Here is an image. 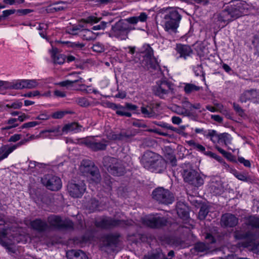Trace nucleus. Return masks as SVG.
Segmentation results:
<instances>
[{
  "label": "nucleus",
  "mask_w": 259,
  "mask_h": 259,
  "mask_svg": "<svg viewBox=\"0 0 259 259\" xmlns=\"http://www.w3.org/2000/svg\"><path fill=\"white\" fill-rule=\"evenodd\" d=\"M218 19L220 21L229 23L232 21L233 17L229 8L223 10L219 15Z\"/></svg>",
  "instance_id": "7c9ffc66"
},
{
  "label": "nucleus",
  "mask_w": 259,
  "mask_h": 259,
  "mask_svg": "<svg viewBox=\"0 0 259 259\" xmlns=\"http://www.w3.org/2000/svg\"><path fill=\"white\" fill-rule=\"evenodd\" d=\"M131 29L128 25L122 21L116 22L112 27V35L121 40H125Z\"/></svg>",
  "instance_id": "9d476101"
},
{
  "label": "nucleus",
  "mask_w": 259,
  "mask_h": 259,
  "mask_svg": "<svg viewBox=\"0 0 259 259\" xmlns=\"http://www.w3.org/2000/svg\"><path fill=\"white\" fill-rule=\"evenodd\" d=\"M126 21L130 24H136L138 22H144L146 21V13H142L140 15L137 17H132L126 19Z\"/></svg>",
  "instance_id": "473e14b6"
},
{
  "label": "nucleus",
  "mask_w": 259,
  "mask_h": 259,
  "mask_svg": "<svg viewBox=\"0 0 259 259\" xmlns=\"http://www.w3.org/2000/svg\"><path fill=\"white\" fill-rule=\"evenodd\" d=\"M76 102L79 105L82 107H88L90 105L88 100L83 97L77 99Z\"/></svg>",
  "instance_id": "09e8293b"
},
{
  "label": "nucleus",
  "mask_w": 259,
  "mask_h": 259,
  "mask_svg": "<svg viewBox=\"0 0 259 259\" xmlns=\"http://www.w3.org/2000/svg\"><path fill=\"white\" fill-rule=\"evenodd\" d=\"M106 22L102 21L100 24L94 26L93 29L95 30L104 29L106 27Z\"/></svg>",
  "instance_id": "e2e57ef3"
},
{
  "label": "nucleus",
  "mask_w": 259,
  "mask_h": 259,
  "mask_svg": "<svg viewBox=\"0 0 259 259\" xmlns=\"http://www.w3.org/2000/svg\"><path fill=\"white\" fill-rule=\"evenodd\" d=\"M194 144V149L197 150L198 151L201 152L202 153H204L205 152V148L203 146L199 144V143Z\"/></svg>",
  "instance_id": "69168bd1"
},
{
  "label": "nucleus",
  "mask_w": 259,
  "mask_h": 259,
  "mask_svg": "<svg viewBox=\"0 0 259 259\" xmlns=\"http://www.w3.org/2000/svg\"><path fill=\"white\" fill-rule=\"evenodd\" d=\"M100 20V18H98L94 16H90L86 18L82 19L81 21L86 23H96L98 22Z\"/></svg>",
  "instance_id": "37998d69"
},
{
  "label": "nucleus",
  "mask_w": 259,
  "mask_h": 259,
  "mask_svg": "<svg viewBox=\"0 0 259 259\" xmlns=\"http://www.w3.org/2000/svg\"><path fill=\"white\" fill-rule=\"evenodd\" d=\"M66 256L68 259H88L85 253L81 250H68L66 252Z\"/></svg>",
  "instance_id": "5701e85b"
},
{
  "label": "nucleus",
  "mask_w": 259,
  "mask_h": 259,
  "mask_svg": "<svg viewBox=\"0 0 259 259\" xmlns=\"http://www.w3.org/2000/svg\"><path fill=\"white\" fill-rule=\"evenodd\" d=\"M91 209H94L97 208L99 205V202L95 199H92L91 200Z\"/></svg>",
  "instance_id": "774afa93"
},
{
  "label": "nucleus",
  "mask_w": 259,
  "mask_h": 259,
  "mask_svg": "<svg viewBox=\"0 0 259 259\" xmlns=\"http://www.w3.org/2000/svg\"><path fill=\"white\" fill-rule=\"evenodd\" d=\"M7 233L3 232L2 233L3 238L0 239V244L5 247L9 252L15 253L16 252V247L14 246L15 241L8 239L6 236Z\"/></svg>",
  "instance_id": "aec40b11"
},
{
  "label": "nucleus",
  "mask_w": 259,
  "mask_h": 259,
  "mask_svg": "<svg viewBox=\"0 0 259 259\" xmlns=\"http://www.w3.org/2000/svg\"><path fill=\"white\" fill-rule=\"evenodd\" d=\"M82 143L94 151L104 150L107 146V141L106 140L97 141L94 138L86 139L84 140Z\"/></svg>",
  "instance_id": "2eb2a0df"
},
{
  "label": "nucleus",
  "mask_w": 259,
  "mask_h": 259,
  "mask_svg": "<svg viewBox=\"0 0 259 259\" xmlns=\"http://www.w3.org/2000/svg\"><path fill=\"white\" fill-rule=\"evenodd\" d=\"M167 220L157 214H149L147 217V226L152 228H159L167 225Z\"/></svg>",
  "instance_id": "dca6fc26"
},
{
  "label": "nucleus",
  "mask_w": 259,
  "mask_h": 259,
  "mask_svg": "<svg viewBox=\"0 0 259 259\" xmlns=\"http://www.w3.org/2000/svg\"><path fill=\"white\" fill-rule=\"evenodd\" d=\"M30 226L38 232H43L47 230L49 227L47 223L40 219H36L30 222Z\"/></svg>",
  "instance_id": "6ab92c4d"
},
{
  "label": "nucleus",
  "mask_w": 259,
  "mask_h": 259,
  "mask_svg": "<svg viewBox=\"0 0 259 259\" xmlns=\"http://www.w3.org/2000/svg\"><path fill=\"white\" fill-rule=\"evenodd\" d=\"M152 198L158 203L168 205L171 204L175 200L172 193L163 187H158L152 192Z\"/></svg>",
  "instance_id": "423d86ee"
},
{
  "label": "nucleus",
  "mask_w": 259,
  "mask_h": 259,
  "mask_svg": "<svg viewBox=\"0 0 259 259\" xmlns=\"http://www.w3.org/2000/svg\"><path fill=\"white\" fill-rule=\"evenodd\" d=\"M95 166L94 162L92 161L89 160H83L80 166V171L84 175H88L90 170H92V168Z\"/></svg>",
  "instance_id": "a878e982"
},
{
  "label": "nucleus",
  "mask_w": 259,
  "mask_h": 259,
  "mask_svg": "<svg viewBox=\"0 0 259 259\" xmlns=\"http://www.w3.org/2000/svg\"><path fill=\"white\" fill-rule=\"evenodd\" d=\"M83 79L81 77H78L77 79H74L73 80H65L63 81H61L58 83L61 87H67L69 85H71L72 84L76 82H82Z\"/></svg>",
  "instance_id": "ea45409f"
},
{
  "label": "nucleus",
  "mask_w": 259,
  "mask_h": 259,
  "mask_svg": "<svg viewBox=\"0 0 259 259\" xmlns=\"http://www.w3.org/2000/svg\"><path fill=\"white\" fill-rule=\"evenodd\" d=\"M182 175L185 182L195 187H200L204 183L203 179L192 169H184Z\"/></svg>",
  "instance_id": "6e6552de"
},
{
  "label": "nucleus",
  "mask_w": 259,
  "mask_h": 259,
  "mask_svg": "<svg viewBox=\"0 0 259 259\" xmlns=\"http://www.w3.org/2000/svg\"><path fill=\"white\" fill-rule=\"evenodd\" d=\"M80 32L81 36H82V38L84 40H92L95 39L96 38V34L89 29H82L80 31Z\"/></svg>",
  "instance_id": "2f4dec72"
},
{
  "label": "nucleus",
  "mask_w": 259,
  "mask_h": 259,
  "mask_svg": "<svg viewBox=\"0 0 259 259\" xmlns=\"http://www.w3.org/2000/svg\"><path fill=\"white\" fill-rule=\"evenodd\" d=\"M41 182L48 189L57 191L62 187L61 179L55 176L47 175L41 179Z\"/></svg>",
  "instance_id": "4468645a"
},
{
  "label": "nucleus",
  "mask_w": 259,
  "mask_h": 259,
  "mask_svg": "<svg viewBox=\"0 0 259 259\" xmlns=\"http://www.w3.org/2000/svg\"><path fill=\"white\" fill-rule=\"evenodd\" d=\"M161 127H163L164 128H165L166 129H169V130H170L172 131H175L176 132H177V133H179V130L176 128V127H174L171 125H170L168 123H163L161 125Z\"/></svg>",
  "instance_id": "680f3d73"
},
{
  "label": "nucleus",
  "mask_w": 259,
  "mask_h": 259,
  "mask_svg": "<svg viewBox=\"0 0 259 259\" xmlns=\"http://www.w3.org/2000/svg\"><path fill=\"white\" fill-rule=\"evenodd\" d=\"M53 56L54 62L55 64L61 65L64 63L65 60V55L59 53H55Z\"/></svg>",
  "instance_id": "4c0bfd02"
},
{
  "label": "nucleus",
  "mask_w": 259,
  "mask_h": 259,
  "mask_svg": "<svg viewBox=\"0 0 259 259\" xmlns=\"http://www.w3.org/2000/svg\"><path fill=\"white\" fill-rule=\"evenodd\" d=\"M69 194L72 197H81L86 190V186L83 180L72 181L67 185Z\"/></svg>",
  "instance_id": "1a4fd4ad"
},
{
  "label": "nucleus",
  "mask_w": 259,
  "mask_h": 259,
  "mask_svg": "<svg viewBox=\"0 0 259 259\" xmlns=\"http://www.w3.org/2000/svg\"><path fill=\"white\" fill-rule=\"evenodd\" d=\"M68 112L66 111H57L53 113L52 117L55 119H60L62 118L64 115Z\"/></svg>",
  "instance_id": "13d9d810"
},
{
  "label": "nucleus",
  "mask_w": 259,
  "mask_h": 259,
  "mask_svg": "<svg viewBox=\"0 0 259 259\" xmlns=\"http://www.w3.org/2000/svg\"><path fill=\"white\" fill-rule=\"evenodd\" d=\"M40 124V122H38V121L28 122L24 123L21 126V128L23 129V128H25L32 127H34V126H35L36 125H39Z\"/></svg>",
  "instance_id": "6e6d98bb"
},
{
  "label": "nucleus",
  "mask_w": 259,
  "mask_h": 259,
  "mask_svg": "<svg viewBox=\"0 0 259 259\" xmlns=\"http://www.w3.org/2000/svg\"><path fill=\"white\" fill-rule=\"evenodd\" d=\"M125 106H120L117 110H116V113L120 116H125L126 117H131L132 114L128 112L125 111Z\"/></svg>",
  "instance_id": "79ce46f5"
},
{
  "label": "nucleus",
  "mask_w": 259,
  "mask_h": 259,
  "mask_svg": "<svg viewBox=\"0 0 259 259\" xmlns=\"http://www.w3.org/2000/svg\"><path fill=\"white\" fill-rule=\"evenodd\" d=\"M238 222V218L231 213H226L221 218L222 225L225 227H233L237 225Z\"/></svg>",
  "instance_id": "a211bd4d"
},
{
  "label": "nucleus",
  "mask_w": 259,
  "mask_h": 259,
  "mask_svg": "<svg viewBox=\"0 0 259 259\" xmlns=\"http://www.w3.org/2000/svg\"><path fill=\"white\" fill-rule=\"evenodd\" d=\"M240 101L242 103L247 101L257 103L259 101V91L252 89L244 91L240 95Z\"/></svg>",
  "instance_id": "f3484780"
},
{
  "label": "nucleus",
  "mask_w": 259,
  "mask_h": 259,
  "mask_svg": "<svg viewBox=\"0 0 259 259\" xmlns=\"http://www.w3.org/2000/svg\"><path fill=\"white\" fill-rule=\"evenodd\" d=\"M21 135L20 134H15L12 136L9 139V142H16L21 139Z\"/></svg>",
  "instance_id": "0e129e2a"
},
{
  "label": "nucleus",
  "mask_w": 259,
  "mask_h": 259,
  "mask_svg": "<svg viewBox=\"0 0 259 259\" xmlns=\"http://www.w3.org/2000/svg\"><path fill=\"white\" fill-rule=\"evenodd\" d=\"M50 116L46 113H41L35 119L38 120H46L49 118Z\"/></svg>",
  "instance_id": "338daca9"
},
{
  "label": "nucleus",
  "mask_w": 259,
  "mask_h": 259,
  "mask_svg": "<svg viewBox=\"0 0 259 259\" xmlns=\"http://www.w3.org/2000/svg\"><path fill=\"white\" fill-rule=\"evenodd\" d=\"M118 235L112 234L105 235L103 237V245L106 247L115 246L118 243Z\"/></svg>",
  "instance_id": "4be33fe9"
},
{
  "label": "nucleus",
  "mask_w": 259,
  "mask_h": 259,
  "mask_svg": "<svg viewBox=\"0 0 259 259\" xmlns=\"http://www.w3.org/2000/svg\"><path fill=\"white\" fill-rule=\"evenodd\" d=\"M209 189L211 193L214 195L221 194L223 191L222 184L220 181L212 180L209 184Z\"/></svg>",
  "instance_id": "b1692460"
},
{
  "label": "nucleus",
  "mask_w": 259,
  "mask_h": 259,
  "mask_svg": "<svg viewBox=\"0 0 259 259\" xmlns=\"http://www.w3.org/2000/svg\"><path fill=\"white\" fill-rule=\"evenodd\" d=\"M207 248L206 245L202 242H199L195 244V249L198 252H204Z\"/></svg>",
  "instance_id": "de8ad7c7"
},
{
  "label": "nucleus",
  "mask_w": 259,
  "mask_h": 259,
  "mask_svg": "<svg viewBox=\"0 0 259 259\" xmlns=\"http://www.w3.org/2000/svg\"><path fill=\"white\" fill-rule=\"evenodd\" d=\"M182 17L178 11L171 9L164 14L161 23L165 31L176 33Z\"/></svg>",
  "instance_id": "f257e3e1"
},
{
  "label": "nucleus",
  "mask_w": 259,
  "mask_h": 259,
  "mask_svg": "<svg viewBox=\"0 0 259 259\" xmlns=\"http://www.w3.org/2000/svg\"><path fill=\"white\" fill-rule=\"evenodd\" d=\"M104 187L106 188L109 190L111 189L112 187V182L111 181V178L110 176L106 177L104 180Z\"/></svg>",
  "instance_id": "864d4df0"
},
{
  "label": "nucleus",
  "mask_w": 259,
  "mask_h": 259,
  "mask_svg": "<svg viewBox=\"0 0 259 259\" xmlns=\"http://www.w3.org/2000/svg\"><path fill=\"white\" fill-rule=\"evenodd\" d=\"M233 107L236 112L240 116H242L244 114L243 110L241 107L237 104L234 103Z\"/></svg>",
  "instance_id": "052dcab7"
},
{
  "label": "nucleus",
  "mask_w": 259,
  "mask_h": 259,
  "mask_svg": "<svg viewBox=\"0 0 259 259\" xmlns=\"http://www.w3.org/2000/svg\"><path fill=\"white\" fill-rule=\"evenodd\" d=\"M234 175L235 176V177L239 180L244 182H246L248 180V177L244 174L236 171L235 172H234Z\"/></svg>",
  "instance_id": "3c124183"
},
{
  "label": "nucleus",
  "mask_w": 259,
  "mask_h": 259,
  "mask_svg": "<svg viewBox=\"0 0 259 259\" xmlns=\"http://www.w3.org/2000/svg\"><path fill=\"white\" fill-rule=\"evenodd\" d=\"M66 8V3L59 2L58 3L54 4L52 6V8L50 9L51 11H54L55 12H58L62 11Z\"/></svg>",
  "instance_id": "58836bf2"
},
{
  "label": "nucleus",
  "mask_w": 259,
  "mask_h": 259,
  "mask_svg": "<svg viewBox=\"0 0 259 259\" xmlns=\"http://www.w3.org/2000/svg\"><path fill=\"white\" fill-rule=\"evenodd\" d=\"M184 91L186 94H190L194 92L198 91L201 88L193 83H184Z\"/></svg>",
  "instance_id": "72a5a7b5"
},
{
  "label": "nucleus",
  "mask_w": 259,
  "mask_h": 259,
  "mask_svg": "<svg viewBox=\"0 0 259 259\" xmlns=\"http://www.w3.org/2000/svg\"><path fill=\"white\" fill-rule=\"evenodd\" d=\"M220 139L219 144H224L226 146L231 144L232 138L230 135L228 133H224L220 134Z\"/></svg>",
  "instance_id": "c9c22d12"
},
{
  "label": "nucleus",
  "mask_w": 259,
  "mask_h": 259,
  "mask_svg": "<svg viewBox=\"0 0 259 259\" xmlns=\"http://www.w3.org/2000/svg\"><path fill=\"white\" fill-rule=\"evenodd\" d=\"M27 89H33L36 88L38 83L36 80L35 79H27Z\"/></svg>",
  "instance_id": "5fc2aeb1"
},
{
  "label": "nucleus",
  "mask_w": 259,
  "mask_h": 259,
  "mask_svg": "<svg viewBox=\"0 0 259 259\" xmlns=\"http://www.w3.org/2000/svg\"><path fill=\"white\" fill-rule=\"evenodd\" d=\"M103 164L109 172L115 176H120L125 173V167L118 159L106 156L103 158Z\"/></svg>",
  "instance_id": "20e7f679"
},
{
  "label": "nucleus",
  "mask_w": 259,
  "mask_h": 259,
  "mask_svg": "<svg viewBox=\"0 0 259 259\" xmlns=\"http://www.w3.org/2000/svg\"><path fill=\"white\" fill-rule=\"evenodd\" d=\"M81 126L79 125L77 122H72L65 124L62 128V132L68 133L70 132H74L78 133L81 131Z\"/></svg>",
  "instance_id": "c756f323"
},
{
  "label": "nucleus",
  "mask_w": 259,
  "mask_h": 259,
  "mask_svg": "<svg viewBox=\"0 0 259 259\" xmlns=\"http://www.w3.org/2000/svg\"><path fill=\"white\" fill-rule=\"evenodd\" d=\"M48 222L52 227L57 229H73V223L69 220H62L58 215H52L48 217Z\"/></svg>",
  "instance_id": "ddd939ff"
},
{
  "label": "nucleus",
  "mask_w": 259,
  "mask_h": 259,
  "mask_svg": "<svg viewBox=\"0 0 259 259\" xmlns=\"http://www.w3.org/2000/svg\"><path fill=\"white\" fill-rule=\"evenodd\" d=\"M175 112L180 115H188V112L186 110H185L184 108L183 107H181L179 106H176L175 107Z\"/></svg>",
  "instance_id": "8fccbe9b"
},
{
  "label": "nucleus",
  "mask_w": 259,
  "mask_h": 259,
  "mask_svg": "<svg viewBox=\"0 0 259 259\" xmlns=\"http://www.w3.org/2000/svg\"><path fill=\"white\" fill-rule=\"evenodd\" d=\"M147 69L152 76L155 78H160L163 76L157 59L153 56V50L147 45Z\"/></svg>",
  "instance_id": "39448f33"
},
{
  "label": "nucleus",
  "mask_w": 259,
  "mask_h": 259,
  "mask_svg": "<svg viewBox=\"0 0 259 259\" xmlns=\"http://www.w3.org/2000/svg\"><path fill=\"white\" fill-rule=\"evenodd\" d=\"M182 104L185 110L187 111L188 115L190 114L191 112L193 111V109H199L201 108V104L200 103H196L193 104L187 98H185L182 100Z\"/></svg>",
  "instance_id": "393cba45"
},
{
  "label": "nucleus",
  "mask_w": 259,
  "mask_h": 259,
  "mask_svg": "<svg viewBox=\"0 0 259 259\" xmlns=\"http://www.w3.org/2000/svg\"><path fill=\"white\" fill-rule=\"evenodd\" d=\"M234 236L236 239L244 240L242 244L245 247L251 246L253 248H257V246H259V244L255 241V236L249 232L244 233L241 231H236Z\"/></svg>",
  "instance_id": "f8f14e48"
},
{
  "label": "nucleus",
  "mask_w": 259,
  "mask_h": 259,
  "mask_svg": "<svg viewBox=\"0 0 259 259\" xmlns=\"http://www.w3.org/2000/svg\"><path fill=\"white\" fill-rule=\"evenodd\" d=\"M208 212V210L206 207H201L198 213L199 219L200 220H204L206 216L207 215Z\"/></svg>",
  "instance_id": "c03bdc74"
},
{
  "label": "nucleus",
  "mask_w": 259,
  "mask_h": 259,
  "mask_svg": "<svg viewBox=\"0 0 259 259\" xmlns=\"http://www.w3.org/2000/svg\"><path fill=\"white\" fill-rule=\"evenodd\" d=\"M203 135L206 138H209L214 144L220 143V134H218L215 130H208L207 132L204 133Z\"/></svg>",
  "instance_id": "c85d7f7f"
},
{
  "label": "nucleus",
  "mask_w": 259,
  "mask_h": 259,
  "mask_svg": "<svg viewBox=\"0 0 259 259\" xmlns=\"http://www.w3.org/2000/svg\"><path fill=\"white\" fill-rule=\"evenodd\" d=\"M147 168L151 172L161 173L166 168V162L159 155L147 151Z\"/></svg>",
  "instance_id": "f03ea898"
},
{
  "label": "nucleus",
  "mask_w": 259,
  "mask_h": 259,
  "mask_svg": "<svg viewBox=\"0 0 259 259\" xmlns=\"http://www.w3.org/2000/svg\"><path fill=\"white\" fill-rule=\"evenodd\" d=\"M174 87L172 82L164 78L157 81L152 90L155 96L164 99L170 94L174 93Z\"/></svg>",
  "instance_id": "7ed1b4c3"
},
{
  "label": "nucleus",
  "mask_w": 259,
  "mask_h": 259,
  "mask_svg": "<svg viewBox=\"0 0 259 259\" xmlns=\"http://www.w3.org/2000/svg\"><path fill=\"white\" fill-rule=\"evenodd\" d=\"M177 213L178 215L183 220H186L189 216V213L187 211L180 208L177 209Z\"/></svg>",
  "instance_id": "a18cd8bd"
},
{
  "label": "nucleus",
  "mask_w": 259,
  "mask_h": 259,
  "mask_svg": "<svg viewBox=\"0 0 259 259\" xmlns=\"http://www.w3.org/2000/svg\"><path fill=\"white\" fill-rule=\"evenodd\" d=\"M175 49L177 52L180 54V57L185 59L193 53L192 49L188 45L177 44Z\"/></svg>",
  "instance_id": "412c9836"
},
{
  "label": "nucleus",
  "mask_w": 259,
  "mask_h": 259,
  "mask_svg": "<svg viewBox=\"0 0 259 259\" xmlns=\"http://www.w3.org/2000/svg\"><path fill=\"white\" fill-rule=\"evenodd\" d=\"M233 19H236L248 13L249 5L245 2H237L228 8Z\"/></svg>",
  "instance_id": "9b49d317"
},
{
  "label": "nucleus",
  "mask_w": 259,
  "mask_h": 259,
  "mask_svg": "<svg viewBox=\"0 0 259 259\" xmlns=\"http://www.w3.org/2000/svg\"><path fill=\"white\" fill-rule=\"evenodd\" d=\"M132 222L122 220H115L109 218H103L97 221L95 225L97 227L104 229H111L116 227H124L131 225Z\"/></svg>",
  "instance_id": "0eeeda50"
},
{
  "label": "nucleus",
  "mask_w": 259,
  "mask_h": 259,
  "mask_svg": "<svg viewBox=\"0 0 259 259\" xmlns=\"http://www.w3.org/2000/svg\"><path fill=\"white\" fill-rule=\"evenodd\" d=\"M238 161L240 163L243 164L245 166L247 167H250L251 166V163L248 160H246L244 159L242 157H239L238 158Z\"/></svg>",
  "instance_id": "bf43d9fd"
},
{
  "label": "nucleus",
  "mask_w": 259,
  "mask_h": 259,
  "mask_svg": "<svg viewBox=\"0 0 259 259\" xmlns=\"http://www.w3.org/2000/svg\"><path fill=\"white\" fill-rule=\"evenodd\" d=\"M65 43L68 44L69 46L75 49H81L84 47L83 44L79 42H66Z\"/></svg>",
  "instance_id": "49530a36"
},
{
  "label": "nucleus",
  "mask_w": 259,
  "mask_h": 259,
  "mask_svg": "<svg viewBox=\"0 0 259 259\" xmlns=\"http://www.w3.org/2000/svg\"><path fill=\"white\" fill-rule=\"evenodd\" d=\"M92 49L94 51L99 53L102 52L104 50V46L99 42L96 43L94 45Z\"/></svg>",
  "instance_id": "603ef678"
},
{
  "label": "nucleus",
  "mask_w": 259,
  "mask_h": 259,
  "mask_svg": "<svg viewBox=\"0 0 259 259\" xmlns=\"http://www.w3.org/2000/svg\"><path fill=\"white\" fill-rule=\"evenodd\" d=\"M16 149V146L3 145L0 147V161L8 157V155Z\"/></svg>",
  "instance_id": "cd10ccee"
},
{
  "label": "nucleus",
  "mask_w": 259,
  "mask_h": 259,
  "mask_svg": "<svg viewBox=\"0 0 259 259\" xmlns=\"http://www.w3.org/2000/svg\"><path fill=\"white\" fill-rule=\"evenodd\" d=\"M22 80H18L16 82L13 83L9 82V89L14 90H21L23 89V85Z\"/></svg>",
  "instance_id": "a19ab883"
},
{
  "label": "nucleus",
  "mask_w": 259,
  "mask_h": 259,
  "mask_svg": "<svg viewBox=\"0 0 259 259\" xmlns=\"http://www.w3.org/2000/svg\"><path fill=\"white\" fill-rule=\"evenodd\" d=\"M46 133H52L54 136L62 135V133L60 131V126L59 125L53 126L48 130L41 131L40 132V134H42Z\"/></svg>",
  "instance_id": "e433bc0d"
},
{
  "label": "nucleus",
  "mask_w": 259,
  "mask_h": 259,
  "mask_svg": "<svg viewBox=\"0 0 259 259\" xmlns=\"http://www.w3.org/2000/svg\"><path fill=\"white\" fill-rule=\"evenodd\" d=\"M246 225L252 228L259 229V218L252 215L246 219Z\"/></svg>",
  "instance_id": "f704fd0d"
},
{
  "label": "nucleus",
  "mask_w": 259,
  "mask_h": 259,
  "mask_svg": "<svg viewBox=\"0 0 259 259\" xmlns=\"http://www.w3.org/2000/svg\"><path fill=\"white\" fill-rule=\"evenodd\" d=\"M22 106V103L21 102L16 101L12 104H7L6 107L8 108L19 109Z\"/></svg>",
  "instance_id": "4d7b16f0"
},
{
  "label": "nucleus",
  "mask_w": 259,
  "mask_h": 259,
  "mask_svg": "<svg viewBox=\"0 0 259 259\" xmlns=\"http://www.w3.org/2000/svg\"><path fill=\"white\" fill-rule=\"evenodd\" d=\"M86 176L90 178V181L96 184L99 183L101 180V176L99 170L96 166L93 167L92 170H90L89 175Z\"/></svg>",
  "instance_id": "bb28decb"
}]
</instances>
